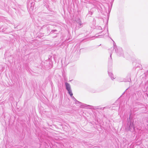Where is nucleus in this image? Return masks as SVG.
Wrapping results in <instances>:
<instances>
[{"label":"nucleus","instance_id":"3","mask_svg":"<svg viewBox=\"0 0 148 148\" xmlns=\"http://www.w3.org/2000/svg\"><path fill=\"white\" fill-rule=\"evenodd\" d=\"M81 105H80V107L81 108H84V107H89V108H88L90 109H92L93 108V107L92 106H90V105H86L85 104L83 103H80Z\"/></svg>","mask_w":148,"mask_h":148},{"label":"nucleus","instance_id":"4","mask_svg":"<svg viewBox=\"0 0 148 148\" xmlns=\"http://www.w3.org/2000/svg\"><path fill=\"white\" fill-rule=\"evenodd\" d=\"M131 73H128L127 75V79L126 80H125V82H130V81H131Z\"/></svg>","mask_w":148,"mask_h":148},{"label":"nucleus","instance_id":"7","mask_svg":"<svg viewBox=\"0 0 148 148\" xmlns=\"http://www.w3.org/2000/svg\"><path fill=\"white\" fill-rule=\"evenodd\" d=\"M108 72L109 76L112 79V80H113L115 78L114 77H113V74L111 72H109L108 71Z\"/></svg>","mask_w":148,"mask_h":148},{"label":"nucleus","instance_id":"1","mask_svg":"<svg viewBox=\"0 0 148 148\" xmlns=\"http://www.w3.org/2000/svg\"><path fill=\"white\" fill-rule=\"evenodd\" d=\"M130 117L129 121L127 123L126 125V129L127 131H130L131 132H134L135 130V126L134 125V122L130 120Z\"/></svg>","mask_w":148,"mask_h":148},{"label":"nucleus","instance_id":"9","mask_svg":"<svg viewBox=\"0 0 148 148\" xmlns=\"http://www.w3.org/2000/svg\"><path fill=\"white\" fill-rule=\"evenodd\" d=\"M68 91V93L70 95L71 97H72L73 95V94L72 92L71 89L69 90H67Z\"/></svg>","mask_w":148,"mask_h":148},{"label":"nucleus","instance_id":"13","mask_svg":"<svg viewBox=\"0 0 148 148\" xmlns=\"http://www.w3.org/2000/svg\"><path fill=\"white\" fill-rule=\"evenodd\" d=\"M75 101H76L77 100L73 96L71 97Z\"/></svg>","mask_w":148,"mask_h":148},{"label":"nucleus","instance_id":"8","mask_svg":"<svg viewBox=\"0 0 148 148\" xmlns=\"http://www.w3.org/2000/svg\"><path fill=\"white\" fill-rule=\"evenodd\" d=\"M35 3L34 2H32L31 3L30 5V8L31 10H33L34 8V5H35Z\"/></svg>","mask_w":148,"mask_h":148},{"label":"nucleus","instance_id":"6","mask_svg":"<svg viewBox=\"0 0 148 148\" xmlns=\"http://www.w3.org/2000/svg\"><path fill=\"white\" fill-rule=\"evenodd\" d=\"M76 22L78 23V26L79 27H81L82 26V22L81 20L80 19H78V20L76 21Z\"/></svg>","mask_w":148,"mask_h":148},{"label":"nucleus","instance_id":"11","mask_svg":"<svg viewBox=\"0 0 148 148\" xmlns=\"http://www.w3.org/2000/svg\"><path fill=\"white\" fill-rule=\"evenodd\" d=\"M112 53H110V58L109 59V62H111L112 61Z\"/></svg>","mask_w":148,"mask_h":148},{"label":"nucleus","instance_id":"10","mask_svg":"<svg viewBox=\"0 0 148 148\" xmlns=\"http://www.w3.org/2000/svg\"><path fill=\"white\" fill-rule=\"evenodd\" d=\"M96 28L97 30H101L102 29L101 27L100 26H97L96 27Z\"/></svg>","mask_w":148,"mask_h":148},{"label":"nucleus","instance_id":"16","mask_svg":"<svg viewBox=\"0 0 148 148\" xmlns=\"http://www.w3.org/2000/svg\"><path fill=\"white\" fill-rule=\"evenodd\" d=\"M102 32H103L102 31H101V32H99V33L100 34V33H101Z\"/></svg>","mask_w":148,"mask_h":148},{"label":"nucleus","instance_id":"5","mask_svg":"<svg viewBox=\"0 0 148 148\" xmlns=\"http://www.w3.org/2000/svg\"><path fill=\"white\" fill-rule=\"evenodd\" d=\"M65 85L66 86V89L67 90H69L70 89H71V86L70 84L67 82L65 83Z\"/></svg>","mask_w":148,"mask_h":148},{"label":"nucleus","instance_id":"14","mask_svg":"<svg viewBox=\"0 0 148 148\" xmlns=\"http://www.w3.org/2000/svg\"><path fill=\"white\" fill-rule=\"evenodd\" d=\"M76 103L77 104V103H81V102H79V101H78L77 100L75 101Z\"/></svg>","mask_w":148,"mask_h":148},{"label":"nucleus","instance_id":"15","mask_svg":"<svg viewBox=\"0 0 148 148\" xmlns=\"http://www.w3.org/2000/svg\"><path fill=\"white\" fill-rule=\"evenodd\" d=\"M107 32L108 33V27L107 28Z\"/></svg>","mask_w":148,"mask_h":148},{"label":"nucleus","instance_id":"12","mask_svg":"<svg viewBox=\"0 0 148 148\" xmlns=\"http://www.w3.org/2000/svg\"><path fill=\"white\" fill-rule=\"evenodd\" d=\"M104 36V35H99L98 36H95L96 38H102Z\"/></svg>","mask_w":148,"mask_h":148},{"label":"nucleus","instance_id":"2","mask_svg":"<svg viewBox=\"0 0 148 148\" xmlns=\"http://www.w3.org/2000/svg\"><path fill=\"white\" fill-rule=\"evenodd\" d=\"M114 49H115V52L117 55L121 57H124L123 52L122 49L121 47H117L115 43L114 44Z\"/></svg>","mask_w":148,"mask_h":148}]
</instances>
